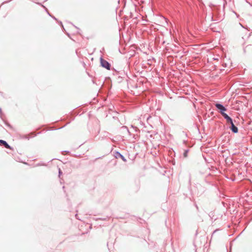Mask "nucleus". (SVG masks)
I'll return each instance as SVG.
<instances>
[{"label":"nucleus","mask_w":252,"mask_h":252,"mask_svg":"<svg viewBox=\"0 0 252 252\" xmlns=\"http://www.w3.org/2000/svg\"><path fill=\"white\" fill-rule=\"evenodd\" d=\"M223 5L224 6L225 4H226V1L225 0H223Z\"/></svg>","instance_id":"nucleus-11"},{"label":"nucleus","mask_w":252,"mask_h":252,"mask_svg":"<svg viewBox=\"0 0 252 252\" xmlns=\"http://www.w3.org/2000/svg\"><path fill=\"white\" fill-rule=\"evenodd\" d=\"M122 128L124 130H126V132L128 133V134L129 135H131V133H130V131L128 130V128L126 126H122Z\"/></svg>","instance_id":"nucleus-7"},{"label":"nucleus","mask_w":252,"mask_h":252,"mask_svg":"<svg viewBox=\"0 0 252 252\" xmlns=\"http://www.w3.org/2000/svg\"><path fill=\"white\" fill-rule=\"evenodd\" d=\"M115 157L117 158H121L125 162L126 161V159L125 157L118 152L115 153Z\"/></svg>","instance_id":"nucleus-3"},{"label":"nucleus","mask_w":252,"mask_h":252,"mask_svg":"<svg viewBox=\"0 0 252 252\" xmlns=\"http://www.w3.org/2000/svg\"><path fill=\"white\" fill-rule=\"evenodd\" d=\"M0 145H3L6 148L10 149H11V147L4 140H0Z\"/></svg>","instance_id":"nucleus-4"},{"label":"nucleus","mask_w":252,"mask_h":252,"mask_svg":"<svg viewBox=\"0 0 252 252\" xmlns=\"http://www.w3.org/2000/svg\"><path fill=\"white\" fill-rule=\"evenodd\" d=\"M63 173L60 168H59V173Z\"/></svg>","instance_id":"nucleus-12"},{"label":"nucleus","mask_w":252,"mask_h":252,"mask_svg":"<svg viewBox=\"0 0 252 252\" xmlns=\"http://www.w3.org/2000/svg\"><path fill=\"white\" fill-rule=\"evenodd\" d=\"M229 123H230V124L231 125V126H232L233 125H234V124H233L232 120V122H229Z\"/></svg>","instance_id":"nucleus-10"},{"label":"nucleus","mask_w":252,"mask_h":252,"mask_svg":"<svg viewBox=\"0 0 252 252\" xmlns=\"http://www.w3.org/2000/svg\"><path fill=\"white\" fill-rule=\"evenodd\" d=\"M100 63L103 67L105 68L108 70L110 69V63L107 61L104 60L102 58H100Z\"/></svg>","instance_id":"nucleus-1"},{"label":"nucleus","mask_w":252,"mask_h":252,"mask_svg":"<svg viewBox=\"0 0 252 252\" xmlns=\"http://www.w3.org/2000/svg\"><path fill=\"white\" fill-rule=\"evenodd\" d=\"M213 60H217V58H213Z\"/></svg>","instance_id":"nucleus-14"},{"label":"nucleus","mask_w":252,"mask_h":252,"mask_svg":"<svg viewBox=\"0 0 252 252\" xmlns=\"http://www.w3.org/2000/svg\"><path fill=\"white\" fill-rule=\"evenodd\" d=\"M216 108L220 111V112L222 115L225 113L224 112L226 111V108L221 104L217 103L215 104Z\"/></svg>","instance_id":"nucleus-2"},{"label":"nucleus","mask_w":252,"mask_h":252,"mask_svg":"<svg viewBox=\"0 0 252 252\" xmlns=\"http://www.w3.org/2000/svg\"><path fill=\"white\" fill-rule=\"evenodd\" d=\"M222 116L227 121V123H229V122H232V119L226 113H224V114L222 115Z\"/></svg>","instance_id":"nucleus-5"},{"label":"nucleus","mask_w":252,"mask_h":252,"mask_svg":"<svg viewBox=\"0 0 252 252\" xmlns=\"http://www.w3.org/2000/svg\"><path fill=\"white\" fill-rule=\"evenodd\" d=\"M131 127L133 128V129L135 131H137L138 128L137 127L133 126H131Z\"/></svg>","instance_id":"nucleus-9"},{"label":"nucleus","mask_w":252,"mask_h":252,"mask_svg":"<svg viewBox=\"0 0 252 252\" xmlns=\"http://www.w3.org/2000/svg\"><path fill=\"white\" fill-rule=\"evenodd\" d=\"M1 113V108H0V114Z\"/></svg>","instance_id":"nucleus-13"},{"label":"nucleus","mask_w":252,"mask_h":252,"mask_svg":"<svg viewBox=\"0 0 252 252\" xmlns=\"http://www.w3.org/2000/svg\"><path fill=\"white\" fill-rule=\"evenodd\" d=\"M231 129L232 131L235 133H237L238 131V128L235 125H233L231 126Z\"/></svg>","instance_id":"nucleus-6"},{"label":"nucleus","mask_w":252,"mask_h":252,"mask_svg":"<svg viewBox=\"0 0 252 252\" xmlns=\"http://www.w3.org/2000/svg\"><path fill=\"white\" fill-rule=\"evenodd\" d=\"M188 153H189L188 149L185 150V151L183 153V156L184 158H187L188 157Z\"/></svg>","instance_id":"nucleus-8"}]
</instances>
